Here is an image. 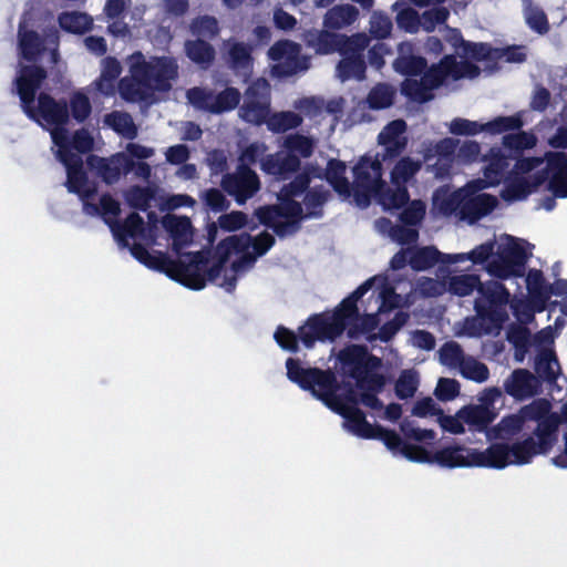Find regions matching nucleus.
<instances>
[{
	"label": "nucleus",
	"mask_w": 567,
	"mask_h": 567,
	"mask_svg": "<svg viewBox=\"0 0 567 567\" xmlns=\"http://www.w3.org/2000/svg\"><path fill=\"white\" fill-rule=\"evenodd\" d=\"M130 75L118 81L121 97L131 103L148 102L155 92H168L172 82L178 78V63L174 56H151L142 52L131 56Z\"/></svg>",
	"instance_id": "f257e3e1"
},
{
	"label": "nucleus",
	"mask_w": 567,
	"mask_h": 567,
	"mask_svg": "<svg viewBox=\"0 0 567 567\" xmlns=\"http://www.w3.org/2000/svg\"><path fill=\"white\" fill-rule=\"evenodd\" d=\"M48 78L41 65H21L13 80L14 92L20 99L23 113L31 121L44 126L66 125L70 120L69 105L64 99L55 100L52 95L38 91Z\"/></svg>",
	"instance_id": "f03ea898"
},
{
	"label": "nucleus",
	"mask_w": 567,
	"mask_h": 567,
	"mask_svg": "<svg viewBox=\"0 0 567 567\" xmlns=\"http://www.w3.org/2000/svg\"><path fill=\"white\" fill-rule=\"evenodd\" d=\"M288 379L305 391L322 401L328 408L337 412V406H357L358 398L349 385L347 393L339 395L340 382L336 373L319 368H302L298 359L288 358L286 361Z\"/></svg>",
	"instance_id": "7ed1b4c3"
},
{
	"label": "nucleus",
	"mask_w": 567,
	"mask_h": 567,
	"mask_svg": "<svg viewBox=\"0 0 567 567\" xmlns=\"http://www.w3.org/2000/svg\"><path fill=\"white\" fill-rule=\"evenodd\" d=\"M128 247L132 256L148 269L165 274L168 278L193 290H200L205 287V278L198 271V264L205 260L203 252H187L189 261L185 262L181 259H172L163 251L150 252L140 243H134Z\"/></svg>",
	"instance_id": "20e7f679"
},
{
	"label": "nucleus",
	"mask_w": 567,
	"mask_h": 567,
	"mask_svg": "<svg viewBox=\"0 0 567 567\" xmlns=\"http://www.w3.org/2000/svg\"><path fill=\"white\" fill-rule=\"evenodd\" d=\"M436 460L442 467H488L502 470L513 464L509 444L493 443L486 450L467 449L455 445L439 450Z\"/></svg>",
	"instance_id": "39448f33"
},
{
	"label": "nucleus",
	"mask_w": 567,
	"mask_h": 567,
	"mask_svg": "<svg viewBox=\"0 0 567 567\" xmlns=\"http://www.w3.org/2000/svg\"><path fill=\"white\" fill-rule=\"evenodd\" d=\"M457 59L455 54L444 55L437 63L426 66L421 79H405L401 84V93L410 101L424 104L434 99V90L440 89L451 78L460 80L461 73L456 71Z\"/></svg>",
	"instance_id": "423d86ee"
},
{
	"label": "nucleus",
	"mask_w": 567,
	"mask_h": 567,
	"mask_svg": "<svg viewBox=\"0 0 567 567\" xmlns=\"http://www.w3.org/2000/svg\"><path fill=\"white\" fill-rule=\"evenodd\" d=\"M559 424L560 419L556 413L546 414L532 430V435L509 445L512 463L525 465L535 456L549 453L557 442Z\"/></svg>",
	"instance_id": "0eeeda50"
},
{
	"label": "nucleus",
	"mask_w": 567,
	"mask_h": 567,
	"mask_svg": "<svg viewBox=\"0 0 567 567\" xmlns=\"http://www.w3.org/2000/svg\"><path fill=\"white\" fill-rule=\"evenodd\" d=\"M330 197V192L322 186H316L307 190L303 197V204L297 200L288 202L286 205V215L282 217L285 220H278L271 228L272 231L279 237L296 235L300 229L303 220L311 218H321L323 216V206Z\"/></svg>",
	"instance_id": "6e6552de"
},
{
	"label": "nucleus",
	"mask_w": 567,
	"mask_h": 567,
	"mask_svg": "<svg viewBox=\"0 0 567 567\" xmlns=\"http://www.w3.org/2000/svg\"><path fill=\"white\" fill-rule=\"evenodd\" d=\"M477 292L480 296L474 301L477 318L489 324L484 331L488 333L492 328L499 329L508 319L506 311L511 298L508 289L499 281L488 280L481 281Z\"/></svg>",
	"instance_id": "1a4fd4ad"
},
{
	"label": "nucleus",
	"mask_w": 567,
	"mask_h": 567,
	"mask_svg": "<svg viewBox=\"0 0 567 567\" xmlns=\"http://www.w3.org/2000/svg\"><path fill=\"white\" fill-rule=\"evenodd\" d=\"M351 195L359 207L365 208L384 183L383 166L378 157L363 155L353 166Z\"/></svg>",
	"instance_id": "9d476101"
},
{
	"label": "nucleus",
	"mask_w": 567,
	"mask_h": 567,
	"mask_svg": "<svg viewBox=\"0 0 567 567\" xmlns=\"http://www.w3.org/2000/svg\"><path fill=\"white\" fill-rule=\"evenodd\" d=\"M310 183L311 172L309 168H302V171L296 173L293 178L281 187L277 196L278 204L264 205L255 210V216L259 223L271 229L275 224L286 215V205L288 202L296 200L295 197L303 193L306 194L307 190L310 189Z\"/></svg>",
	"instance_id": "9b49d317"
},
{
	"label": "nucleus",
	"mask_w": 567,
	"mask_h": 567,
	"mask_svg": "<svg viewBox=\"0 0 567 567\" xmlns=\"http://www.w3.org/2000/svg\"><path fill=\"white\" fill-rule=\"evenodd\" d=\"M347 329L344 317L337 310L332 315L315 313L299 327V339L310 349L316 341H334Z\"/></svg>",
	"instance_id": "f8f14e48"
},
{
	"label": "nucleus",
	"mask_w": 567,
	"mask_h": 567,
	"mask_svg": "<svg viewBox=\"0 0 567 567\" xmlns=\"http://www.w3.org/2000/svg\"><path fill=\"white\" fill-rule=\"evenodd\" d=\"M525 245L529 246L525 240L509 237V241L502 247L497 258L488 262L487 271L502 280L512 277H523L526 264L532 256L530 252L526 251Z\"/></svg>",
	"instance_id": "ddd939ff"
},
{
	"label": "nucleus",
	"mask_w": 567,
	"mask_h": 567,
	"mask_svg": "<svg viewBox=\"0 0 567 567\" xmlns=\"http://www.w3.org/2000/svg\"><path fill=\"white\" fill-rule=\"evenodd\" d=\"M354 42L348 44L340 51L341 60L336 66L337 76L342 81L357 80L362 81L367 76V62L364 51L370 44V37L364 32L353 33Z\"/></svg>",
	"instance_id": "4468645a"
},
{
	"label": "nucleus",
	"mask_w": 567,
	"mask_h": 567,
	"mask_svg": "<svg viewBox=\"0 0 567 567\" xmlns=\"http://www.w3.org/2000/svg\"><path fill=\"white\" fill-rule=\"evenodd\" d=\"M270 113L269 86L266 81L254 82L245 91V100L239 110L240 117L250 124L267 123Z\"/></svg>",
	"instance_id": "2eb2a0df"
},
{
	"label": "nucleus",
	"mask_w": 567,
	"mask_h": 567,
	"mask_svg": "<svg viewBox=\"0 0 567 567\" xmlns=\"http://www.w3.org/2000/svg\"><path fill=\"white\" fill-rule=\"evenodd\" d=\"M523 120L519 114L511 116H497L494 120L481 124L475 121H470L462 117L452 120L450 124V132L454 135L473 136L481 132L489 134H502L505 132L517 131L523 126Z\"/></svg>",
	"instance_id": "dca6fc26"
},
{
	"label": "nucleus",
	"mask_w": 567,
	"mask_h": 567,
	"mask_svg": "<svg viewBox=\"0 0 567 567\" xmlns=\"http://www.w3.org/2000/svg\"><path fill=\"white\" fill-rule=\"evenodd\" d=\"M220 186L237 204L243 205L259 190L260 181L248 165L239 164L235 173L223 175Z\"/></svg>",
	"instance_id": "f3484780"
},
{
	"label": "nucleus",
	"mask_w": 567,
	"mask_h": 567,
	"mask_svg": "<svg viewBox=\"0 0 567 567\" xmlns=\"http://www.w3.org/2000/svg\"><path fill=\"white\" fill-rule=\"evenodd\" d=\"M546 414L549 413L545 408L525 406L518 414L504 416L498 424L491 429L487 435L489 439L509 441L523 432L527 421H536L538 423Z\"/></svg>",
	"instance_id": "a211bd4d"
},
{
	"label": "nucleus",
	"mask_w": 567,
	"mask_h": 567,
	"mask_svg": "<svg viewBox=\"0 0 567 567\" xmlns=\"http://www.w3.org/2000/svg\"><path fill=\"white\" fill-rule=\"evenodd\" d=\"M270 60L278 62L275 71L280 76H291L307 69L306 60L300 56L299 44L290 40H279L268 50Z\"/></svg>",
	"instance_id": "6ab92c4d"
},
{
	"label": "nucleus",
	"mask_w": 567,
	"mask_h": 567,
	"mask_svg": "<svg viewBox=\"0 0 567 567\" xmlns=\"http://www.w3.org/2000/svg\"><path fill=\"white\" fill-rule=\"evenodd\" d=\"M354 39L357 38L353 34L334 33L326 28L324 30H305L301 34V41L305 45L315 50L318 54L340 53L341 50L344 51L348 44L354 42Z\"/></svg>",
	"instance_id": "aec40b11"
},
{
	"label": "nucleus",
	"mask_w": 567,
	"mask_h": 567,
	"mask_svg": "<svg viewBox=\"0 0 567 567\" xmlns=\"http://www.w3.org/2000/svg\"><path fill=\"white\" fill-rule=\"evenodd\" d=\"M339 360L350 378L355 381L365 372L379 369L382 365V360L369 353L367 347L353 344L342 350L339 354Z\"/></svg>",
	"instance_id": "412c9836"
},
{
	"label": "nucleus",
	"mask_w": 567,
	"mask_h": 567,
	"mask_svg": "<svg viewBox=\"0 0 567 567\" xmlns=\"http://www.w3.org/2000/svg\"><path fill=\"white\" fill-rule=\"evenodd\" d=\"M66 168L65 186L70 193L76 194L81 200L91 199L95 196L97 188L90 184L84 171L83 159L80 155L61 161Z\"/></svg>",
	"instance_id": "4be33fe9"
},
{
	"label": "nucleus",
	"mask_w": 567,
	"mask_h": 567,
	"mask_svg": "<svg viewBox=\"0 0 567 567\" xmlns=\"http://www.w3.org/2000/svg\"><path fill=\"white\" fill-rule=\"evenodd\" d=\"M548 178L544 168L527 177L515 174L506 181L501 196L506 202L524 200L544 183H548Z\"/></svg>",
	"instance_id": "5701e85b"
},
{
	"label": "nucleus",
	"mask_w": 567,
	"mask_h": 567,
	"mask_svg": "<svg viewBox=\"0 0 567 567\" xmlns=\"http://www.w3.org/2000/svg\"><path fill=\"white\" fill-rule=\"evenodd\" d=\"M547 173V189L556 197L567 198V154L564 152H547L545 154Z\"/></svg>",
	"instance_id": "b1692460"
},
{
	"label": "nucleus",
	"mask_w": 567,
	"mask_h": 567,
	"mask_svg": "<svg viewBox=\"0 0 567 567\" xmlns=\"http://www.w3.org/2000/svg\"><path fill=\"white\" fill-rule=\"evenodd\" d=\"M261 169L277 181H287L301 169V161L296 154L279 151L262 159Z\"/></svg>",
	"instance_id": "393cba45"
},
{
	"label": "nucleus",
	"mask_w": 567,
	"mask_h": 567,
	"mask_svg": "<svg viewBox=\"0 0 567 567\" xmlns=\"http://www.w3.org/2000/svg\"><path fill=\"white\" fill-rule=\"evenodd\" d=\"M498 205L496 196L487 193L470 195L464 192L461 219L470 225L491 214Z\"/></svg>",
	"instance_id": "a878e982"
},
{
	"label": "nucleus",
	"mask_w": 567,
	"mask_h": 567,
	"mask_svg": "<svg viewBox=\"0 0 567 567\" xmlns=\"http://www.w3.org/2000/svg\"><path fill=\"white\" fill-rule=\"evenodd\" d=\"M504 388L511 396L523 400L538 394L540 381L527 369H516L505 381Z\"/></svg>",
	"instance_id": "bb28decb"
},
{
	"label": "nucleus",
	"mask_w": 567,
	"mask_h": 567,
	"mask_svg": "<svg viewBox=\"0 0 567 567\" xmlns=\"http://www.w3.org/2000/svg\"><path fill=\"white\" fill-rule=\"evenodd\" d=\"M485 157L488 162L484 168L485 181H475L473 184L476 185V189L498 185L509 166L511 156L505 155L499 147H492Z\"/></svg>",
	"instance_id": "cd10ccee"
},
{
	"label": "nucleus",
	"mask_w": 567,
	"mask_h": 567,
	"mask_svg": "<svg viewBox=\"0 0 567 567\" xmlns=\"http://www.w3.org/2000/svg\"><path fill=\"white\" fill-rule=\"evenodd\" d=\"M18 44L21 58L30 62V65H35L34 63L45 50L44 41L40 34L34 30H27L24 23L19 24Z\"/></svg>",
	"instance_id": "c85d7f7f"
},
{
	"label": "nucleus",
	"mask_w": 567,
	"mask_h": 567,
	"mask_svg": "<svg viewBox=\"0 0 567 567\" xmlns=\"http://www.w3.org/2000/svg\"><path fill=\"white\" fill-rule=\"evenodd\" d=\"M337 413L346 420V426L354 435L367 440L374 436L378 424L369 423L364 412L358 406H337Z\"/></svg>",
	"instance_id": "c756f323"
},
{
	"label": "nucleus",
	"mask_w": 567,
	"mask_h": 567,
	"mask_svg": "<svg viewBox=\"0 0 567 567\" xmlns=\"http://www.w3.org/2000/svg\"><path fill=\"white\" fill-rule=\"evenodd\" d=\"M390 187L386 182L382 184L380 190L373 196L375 202L382 206L385 212H395L403 208L410 200L408 186L393 185Z\"/></svg>",
	"instance_id": "7c9ffc66"
},
{
	"label": "nucleus",
	"mask_w": 567,
	"mask_h": 567,
	"mask_svg": "<svg viewBox=\"0 0 567 567\" xmlns=\"http://www.w3.org/2000/svg\"><path fill=\"white\" fill-rule=\"evenodd\" d=\"M163 226L172 237L176 252L190 243L192 223L188 217L167 215L163 218Z\"/></svg>",
	"instance_id": "2f4dec72"
},
{
	"label": "nucleus",
	"mask_w": 567,
	"mask_h": 567,
	"mask_svg": "<svg viewBox=\"0 0 567 567\" xmlns=\"http://www.w3.org/2000/svg\"><path fill=\"white\" fill-rule=\"evenodd\" d=\"M186 56L203 70H208L215 59V48L204 39L186 40L184 43Z\"/></svg>",
	"instance_id": "473e14b6"
},
{
	"label": "nucleus",
	"mask_w": 567,
	"mask_h": 567,
	"mask_svg": "<svg viewBox=\"0 0 567 567\" xmlns=\"http://www.w3.org/2000/svg\"><path fill=\"white\" fill-rule=\"evenodd\" d=\"M359 18V10L352 4H337L326 12L323 27L328 30H341L352 25Z\"/></svg>",
	"instance_id": "72a5a7b5"
},
{
	"label": "nucleus",
	"mask_w": 567,
	"mask_h": 567,
	"mask_svg": "<svg viewBox=\"0 0 567 567\" xmlns=\"http://www.w3.org/2000/svg\"><path fill=\"white\" fill-rule=\"evenodd\" d=\"M446 255L447 254L441 252L434 246L411 248L409 265L413 270L423 271L434 267L439 262L449 264L445 260Z\"/></svg>",
	"instance_id": "f704fd0d"
},
{
	"label": "nucleus",
	"mask_w": 567,
	"mask_h": 567,
	"mask_svg": "<svg viewBox=\"0 0 567 567\" xmlns=\"http://www.w3.org/2000/svg\"><path fill=\"white\" fill-rule=\"evenodd\" d=\"M464 189L447 192L439 189L433 195V209L445 217L457 215L461 218Z\"/></svg>",
	"instance_id": "c9c22d12"
},
{
	"label": "nucleus",
	"mask_w": 567,
	"mask_h": 567,
	"mask_svg": "<svg viewBox=\"0 0 567 567\" xmlns=\"http://www.w3.org/2000/svg\"><path fill=\"white\" fill-rule=\"evenodd\" d=\"M346 171L347 166L344 162L331 158L327 163L323 178L332 186L336 193L344 197H350L351 184L344 176Z\"/></svg>",
	"instance_id": "e433bc0d"
},
{
	"label": "nucleus",
	"mask_w": 567,
	"mask_h": 567,
	"mask_svg": "<svg viewBox=\"0 0 567 567\" xmlns=\"http://www.w3.org/2000/svg\"><path fill=\"white\" fill-rule=\"evenodd\" d=\"M457 416L474 430L483 432L494 421L496 414L484 405H467L457 412Z\"/></svg>",
	"instance_id": "4c0bfd02"
},
{
	"label": "nucleus",
	"mask_w": 567,
	"mask_h": 567,
	"mask_svg": "<svg viewBox=\"0 0 567 567\" xmlns=\"http://www.w3.org/2000/svg\"><path fill=\"white\" fill-rule=\"evenodd\" d=\"M112 230L120 245L122 247H128L127 238H136L144 235L145 223L140 214L133 212L126 217L123 224H115Z\"/></svg>",
	"instance_id": "58836bf2"
},
{
	"label": "nucleus",
	"mask_w": 567,
	"mask_h": 567,
	"mask_svg": "<svg viewBox=\"0 0 567 567\" xmlns=\"http://www.w3.org/2000/svg\"><path fill=\"white\" fill-rule=\"evenodd\" d=\"M526 287L537 311H543L548 301V284L545 280L543 271L530 269L526 276Z\"/></svg>",
	"instance_id": "ea45409f"
},
{
	"label": "nucleus",
	"mask_w": 567,
	"mask_h": 567,
	"mask_svg": "<svg viewBox=\"0 0 567 567\" xmlns=\"http://www.w3.org/2000/svg\"><path fill=\"white\" fill-rule=\"evenodd\" d=\"M403 47L404 44L400 45V54L393 61V69L408 79L421 75L427 66V60L421 55L405 54Z\"/></svg>",
	"instance_id": "a19ab883"
},
{
	"label": "nucleus",
	"mask_w": 567,
	"mask_h": 567,
	"mask_svg": "<svg viewBox=\"0 0 567 567\" xmlns=\"http://www.w3.org/2000/svg\"><path fill=\"white\" fill-rule=\"evenodd\" d=\"M523 14L526 25L535 33L545 35L550 30V24L545 11L533 2L523 0Z\"/></svg>",
	"instance_id": "79ce46f5"
},
{
	"label": "nucleus",
	"mask_w": 567,
	"mask_h": 567,
	"mask_svg": "<svg viewBox=\"0 0 567 567\" xmlns=\"http://www.w3.org/2000/svg\"><path fill=\"white\" fill-rule=\"evenodd\" d=\"M534 369L539 379L545 382H556L559 371V362L556 353L549 349H543L535 358Z\"/></svg>",
	"instance_id": "37998d69"
},
{
	"label": "nucleus",
	"mask_w": 567,
	"mask_h": 567,
	"mask_svg": "<svg viewBox=\"0 0 567 567\" xmlns=\"http://www.w3.org/2000/svg\"><path fill=\"white\" fill-rule=\"evenodd\" d=\"M251 236L247 233L230 235L224 238L215 248V257L227 262L233 252H245L250 247Z\"/></svg>",
	"instance_id": "c03bdc74"
},
{
	"label": "nucleus",
	"mask_w": 567,
	"mask_h": 567,
	"mask_svg": "<svg viewBox=\"0 0 567 567\" xmlns=\"http://www.w3.org/2000/svg\"><path fill=\"white\" fill-rule=\"evenodd\" d=\"M121 72L122 65L116 58H104L101 75L95 82L96 89L105 95L112 94L114 92V83L120 76Z\"/></svg>",
	"instance_id": "a18cd8bd"
},
{
	"label": "nucleus",
	"mask_w": 567,
	"mask_h": 567,
	"mask_svg": "<svg viewBox=\"0 0 567 567\" xmlns=\"http://www.w3.org/2000/svg\"><path fill=\"white\" fill-rule=\"evenodd\" d=\"M422 162L410 156L401 157L390 173L392 185H404L412 181L422 168Z\"/></svg>",
	"instance_id": "49530a36"
},
{
	"label": "nucleus",
	"mask_w": 567,
	"mask_h": 567,
	"mask_svg": "<svg viewBox=\"0 0 567 567\" xmlns=\"http://www.w3.org/2000/svg\"><path fill=\"white\" fill-rule=\"evenodd\" d=\"M58 22L62 30L74 34H83L93 27V19L89 14L79 11L60 13Z\"/></svg>",
	"instance_id": "de8ad7c7"
},
{
	"label": "nucleus",
	"mask_w": 567,
	"mask_h": 567,
	"mask_svg": "<svg viewBox=\"0 0 567 567\" xmlns=\"http://www.w3.org/2000/svg\"><path fill=\"white\" fill-rule=\"evenodd\" d=\"M395 90L388 83L375 84L368 93L365 103L370 110H384L394 103Z\"/></svg>",
	"instance_id": "09e8293b"
},
{
	"label": "nucleus",
	"mask_w": 567,
	"mask_h": 567,
	"mask_svg": "<svg viewBox=\"0 0 567 567\" xmlns=\"http://www.w3.org/2000/svg\"><path fill=\"white\" fill-rule=\"evenodd\" d=\"M536 143V136L527 132L509 133L503 136V145L513 158L520 156L523 151L533 148Z\"/></svg>",
	"instance_id": "8fccbe9b"
},
{
	"label": "nucleus",
	"mask_w": 567,
	"mask_h": 567,
	"mask_svg": "<svg viewBox=\"0 0 567 567\" xmlns=\"http://www.w3.org/2000/svg\"><path fill=\"white\" fill-rule=\"evenodd\" d=\"M346 330L350 339H358L361 334L371 333L380 323V319L377 313L361 316L359 311L355 318L346 319Z\"/></svg>",
	"instance_id": "3c124183"
},
{
	"label": "nucleus",
	"mask_w": 567,
	"mask_h": 567,
	"mask_svg": "<svg viewBox=\"0 0 567 567\" xmlns=\"http://www.w3.org/2000/svg\"><path fill=\"white\" fill-rule=\"evenodd\" d=\"M104 122L114 132L123 135L126 138L133 140L137 135V127L133 121V117L126 112L114 111L105 116Z\"/></svg>",
	"instance_id": "603ef678"
},
{
	"label": "nucleus",
	"mask_w": 567,
	"mask_h": 567,
	"mask_svg": "<svg viewBox=\"0 0 567 567\" xmlns=\"http://www.w3.org/2000/svg\"><path fill=\"white\" fill-rule=\"evenodd\" d=\"M227 55L229 66L236 71H246L252 65L251 47L244 42H233Z\"/></svg>",
	"instance_id": "864d4df0"
},
{
	"label": "nucleus",
	"mask_w": 567,
	"mask_h": 567,
	"mask_svg": "<svg viewBox=\"0 0 567 567\" xmlns=\"http://www.w3.org/2000/svg\"><path fill=\"white\" fill-rule=\"evenodd\" d=\"M302 117L292 111L277 112L267 121L268 128L274 133H285L301 125Z\"/></svg>",
	"instance_id": "5fc2aeb1"
},
{
	"label": "nucleus",
	"mask_w": 567,
	"mask_h": 567,
	"mask_svg": "<svg viewBox=\"0 0 567 567\" xmlns=\"http://www.w3.org/2000/svg\"><path fill=\"white\" fill-rule=\"evenodd\" d=\"M87 164L96 171L106 184L115 183L121 177V171L117 164L114 163L113 156L111 158H104L90 155L87 157Z\"/></svg>",
	"instance_id": "6e6d98bb"
},
{
	"label": "nucleus",
	"mask_w": 567,
	"mask_h": 567,
	"mask_svg": "<svg viewBox=\"0 0 567 567\" xmlns=\"http://www.w3.org/2000/svg\"><path fill=\"white\" fill-rule=\"evenodd\" d=\"M241 100V93L237 87L228 86L215 94L212 114H223L235 110Z\"/></svg>",
	"instance_id": "4d7b16f0"
},
{
	"label": "nucleus",
	"mask_w": 567,
	"mask_h": 567,
	"mask_svg": "<svg viewBox=\"0 0 567 567\" xmlns=\"http://www.w3.org/2000/svg\"><path fill=\"white\" fill-rule=\"evenodd\" d=\"M481 279L475 274H462L450 278L449 291L458 297L470 296L474 290L478 291Z\"/></svg>",
	"instance_id": "13d9d810"
},
{
	"label": "nucleus",
	"mask_w": 567,
	"mask_h": 567,
	"mask_svg": "<svg viewBox=\"0 0 567 567\" xmlns=\"http://www.w3.org/2000/svg\"><path fill=\"white\" fill-rule=\"evenodd\" d=\"M507 340L515 348V360L522 362L530 346V331L522 324L512 326L507 332Z\"/></svg>",
	"instance_id": "bf43d9fd"
},
{
	"label": "nucleus",
	"mask_w": 567,
	"mask_h": 567,
	"mask_svg": "<svg viewBox=\"0 0 567 567\" xmlns=\"http://www.w3.org/2000/svg\"><path fill=\"white\" fill-rule=\"evenodd\" d=\"M190 32L197 39L213 40L219 34V24L213 16H199L192 20L189 25Z\"/></svg>",
	"instance_id": "052dcab7"
},
{
	"label": "nucleus",
	"mask_w": 567,
	"mask_h": 567,
	"mask_svg": "<svg viewBox=\"0 0 567 567\" xmlns=\"http://www.w3.org/2000/svg\"><path fill=\"white\" fill-rule=\"evenodd\" d=\"M400 210L399 220L401 224L415 227L420 225L425 217L426 204L422 199H410Z\"/></svg>",
	"instance_id": "680f3d73"
},
{
	"label": "nucleus",
	"mask_w": 567,
	"mask_h": 567,
	"mask_svg": "<svg viewBox=\"0 0 567 567\" xmlns=\"http://www.w3.org/2000/svg\"><path fill=\"white\" fill-rule=\"evenodd\" d=\"M284 147L286 152L296 154L299 158H308L313 153L315 144L310 137L295 133L285 138Z\"/></svg>",
	"instance_id": "e2e57ef3"
},
{
	"label": "nucleus",
	"mask_w": 567,
	"mask_h": 567,
	"mask_svg": "<svg viewBox=\"0 0 567 567\" xmlns=\"http://www.w3.org/2000/svg\"><path fill=\"white\" fill-rule=\"evenodd\" d=\"M493 250L494 243L489 241L475 247L467 254L446 255L445 260L449 264H456L464 260H471L473 264H483L493 255Z\"/></svg>",
	"instance_id": "0e129e2a"
},
{
	"label": "nucleus",
	"mask_w": 567,
	"mask_h": 567,
	"mask_svg": "<svg viewBox=\"0 0 567 567\" xmlns=\"http://www.w3.org/2000/svg\"><path fill=\"white\" fill-rule=\"evenodd\" d=\"M461 43L463 44V50L460 52L462 58H471L475 61H495V48L489 43L471 41Z\"/></svg>",
	"instance_id": "69168bd1"
},
{
	"label": "nucleus",
	"mask_w": 567,
	"mask_h": 567,
	"mask_svg": "<svg viewBox=\"0 0 567 567\" xmlns=\"http://www.w3.org/2000/svg\"><path fill=\"white\" fill-rule=\"evenodd\" d=\"M419 385L417 375L412 370H404L400 374L394 385L395 395L400 400H406L412 398Z\"/></svg>",
	"instance_id": "338daca9"
},
{
	"label": "nucleus",
	"mask_w": 567,
	"mask_h": 567,
	"mask_svg": "<svg viewBox=\"0 0 567 567\" xmlns=\"http://www.w3.org/2000/svg\"><path fill=\"white\" fill-rule=\"evenodd\" d=\"M186 97L196 110L212 113L215 97L213 90L195 86L187 90Z\"/></svg>",
	"instance_id": "774afa93"
}]
</instances>
